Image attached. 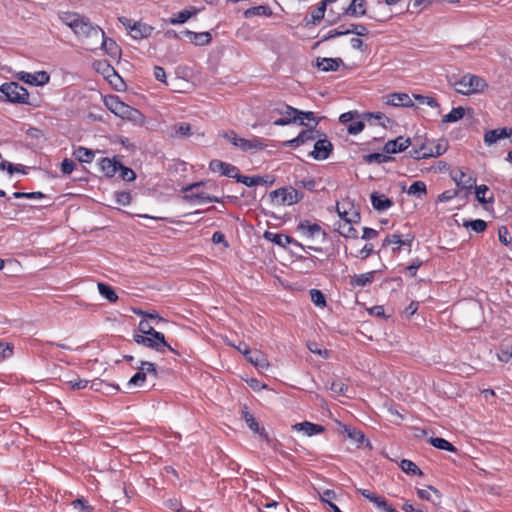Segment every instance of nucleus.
I'll use <instances>...</instances> for the list:
<instances>
[{"instance_id":"412c9836","label":"nucleus","mask_w":512,"mask_h":512,"mask_svg":"<svg viewBox=\"0 0 512 512\" xmlns=\"http://www.w3.org/2000/svg\"><path fill=\"white\" fill-rule=\"evenodd\" d=\"M386 104L394 107H413L414 103L407 93H392L386 97Z\"/></svg>"},{"instance_id":"6ab92c4d","label":"nucleus","mask_w":512,"mask_h":512,"mask_svg":"<svg viewBox=\"0 0 512 512\" xmlns=\"http://www.w3.org/2000/svg\"><path fill=\"white\" fill-rule=\"evenodd\" d=\"M134 341L139 345H144L146 347L152 348L157 352L163 353L165 348L170 351L178 354L174 348H172L166 341L163 344L160 340L154 339L153 336H144V335H134Z\"/></svg>"},{"instance_id":"4be33fe9","label":"nucleus","mask_w":512,"mask_h":512,"mask_svg":"<svg viewBox=\"0 0 512 512\" xmlns=\"http://www.w3.org/2000/svg\"><path fill=\"white\" fill-rule=\"evenodd\" d=\"M292 429L298 432H303L306 436H313L322 433L325 429L322 425L315 424L309 421L296 423L292 426Z\"/></svg>"},{"instance_id":"4d7b16f0","label":"nucleus","mask_w":512,"mask_h":512,"mask_svg":"<svg viewBox=\"0 0 512 512\" xmlns=\"http://www.w3.org/2000/svg\"><path fill=\"white\" fill-rule=\"evenodd\" d=\"M72 506L74 507V509L78 510L79 512H92L93 511V507L83 497L77 498L74 501H72Z\"/></svg>"},{"instance_id":"603ef678","label":"nucleus","mask_w":512,"mask_h":512,"mask_svg":"<svg viewBox=\"0 0 512 512\" xmlns=\"http://www.w3.org/2000/svg\"><path fill=\"white\" fill-rule=\"evenodd\" d=\"M364 127V118H355V120L347 125V131L350 135H357L363 131Z\"/></svg>"},{"instance_id":"4468645a","label":"nucleus","mask_w":512,"mask_h":512,"mask_svg":"<svg viewBox=\"0 0 512 512\" xmlns=\"http://www.w3.org/2000/svg\"><path fill=\"white\" fill-rule=\"evenodd\" d=\"M297 230L304 238L308 240H313L320 236L323 239L326 238V233L322 230V228L317 223H311L308 220L300 221L297 226Z\"/></svg>"},{"instance_id":"338daca9","label":"nucleus","mask_w":512,"mask_h":512,"mask_svg":"<svg viewBox=\"0 0 512 512\" xmlns=\"http://www.w3.org/2000/svg\"><path fill=\"white\" fill-rule=\"evenodd\" d=\"M191 12L188 11V10H182L180 11L179 13L175 14L170 22L172 24H182V23H185L190 17H191Z\"/></svg>"},{"instance_id":"20e7f679","label":"nucleus","mask_w":512,"mask_h":512,"mask_svg":"<svg viewBox=\"0 0 512 512\" xmlns=\"http://www.w3.org/2000/svg\"><path fill=\"white\" fill-rule=\"evenodd\" d=\"M297 113V108L280 102L270 109L269 120H272L275 126H287L297 122Z\"/></svg>"},{"instance_id":"774afa93","label":"nucleus","mask_w":512,"mask_h":512,"mask_svg":"<svg viewBox=\"0 0 512 512\" xmlns=\"http://www.w3.org/2000/svg\"><path fill=\"white\" fill-rule=\"evenodd\" d=\"M459 193H460L459 189L446 190L438 195V201L442 202V203L448 202V201L452 200L453 198L457 197L459 195Z\"/></svg>"},{"instance_id":"ea45409f","label":"nucleus","mask_w":512,"mask_h":512,"mask_svg":"<svg viewBox=\"0 0 512 512\" xmlns=\"http://www.w3.org/2000/svg\"><path fill=\"white\" fill-rule=\"evenodd\" d=\"M475 187V197L481 204H489L494 202V196L491 195L489 197H486V193L488 191V187L484 184L481 185H474Z\"/></svg>"},{"instance_id":"e433bc0d","label":"nucleus","mask_w":512,"mask_h":512,"mask_svg":"<svg viewBox=\"0 0 512 512\" xmlns=\"http://www.w3.org/2000/svg\"><path fill=\"white\" fill-rule=\"evenodd\" d=\"M97 286L100 295L110 303H115L118 300L115 290L110 285L100 282Z\"/></svg>"},{"instance_id":"e2e57ef3","label":"nucleus","mask_w":512,"mask_h":512,"mask_svg":"<svg viewBox=\"0 0 512 512\" xmlns=\"http://www.w3.org/2000/svg\"><path fill=\"white\" fill-rule=\"evenodd\" d=\"M0 169L1 170H6L9 174H14V173H19V172H23L24 171V166L23 165H14L8 161H5L3 160L1 163H0Z\"/></svg>"},{"instance_id":"8fccbe9b","label":"nucleus","mask_w":512,"mask_h":512,"mask_svg":"<svg viewBox=\"0 0 512 512\" xmlns=\"http://www.w3.org/2000/svg\"><path fill=\"white\" fill-rule=\"evenodd\" d=\"M497 358L503 363H512V344L502 345L497 353Z\"/></svg>"},{"instance_id":"c03bdc74","label":"nucleus","mask_w":512,"mask_h":512,"mask_svg":"<svg viewBox=\"0 0 512 512\" xmlns=\"http://www.w3.org/2000/svg\"><path fill=\"white\" fill-rule=\"evenodd\" d=\"M326 11L325 2H320L318 7L314 9L311 13V20L307 21L306 25H317L324 18Z\"/></svg>"},{"instance_id":"ddd939ff","label":"nucleus","mask_w":512,"mask_h":512,"mask_svg":"<svg viewBox=\"0 0 512 512\" xmlns=\"http://www.w3.org/2000/svg\"><path fill=\"white\" fill-rule=\"evenodd\" d=\"M360 214L358 212L353 213V218H344V221H339L335 224V230L345 238L356 239L358 237L357 230L353 227V222H358Z\"/></svg>"},{"instance_id":"3c124183","label":"nucleus","mask_w":512,"mask_h":512,"mask_svg":"<svg viewBox=\"0 0 512 512\" xmlns=\"http://www.w3.org/2000/svg\"><path fill=\"white\" fill-rule=\"evenodd\" d=\"M271 9L268 6L260 5L256 7H252L250 9H247L244 13L246 18L252 17L254 15H271Z\"/></svg>"},{"instance_id":"09e8293b","label":"nucleus","mask_w":512,"mask_h":512,"mask_svg":"<svg viewBox=\"0 0 512 512\" xmlns=\"http://www.w3.org/2000/svg\"><path fill=\"white\" fill-rule=\"evenodd\" d=\"M297 122L299 125H305V121H312L314 122V125L317 126L320 119L316 118L314 113L311 111H302L298 109L297 113Z\"/></svg>"},{"instance_id":"aec40b11","label":"nucleus","mask_w":512,"mask_h":512,"mask_svg":"<svg viewBox=\"0 0 512 512\" xmlns=\"http://www.w3.org/2000/svg\"><path fill=\"white\" fill-rule=\"evenodd\" d=\"M411 144L410 138L399 136L394 140H390L384 145V152L387 154H396L406 150Z\"/></svg>"},{"instance_id":"f704fd0d","label":"nucleus","mask_w":512,"mask_h":512,"mask_svg":"<svg viewBox=\"0 0 512 512\" xmlns=\"http://www.w3.org/2000/svg\"><path fill=\"white\" fill-rule=\"evenodd\" d=\"M192 134V127L188 123H175L172 127V137L187 138Z\"/></svg>"},{"instance_id":"5701e85b","label":"nucleus","mask_w":512,"mask_h":512,"mask_svg":"<svg viewBox=\"0 0 512 512\" xmlns=\"http://www.w3.org/2000/svg\"><path fill=\"white\" fill-rule=\"evenodd\" d=\"M370 200L373 208L380 212L388 210L393 205L390 198L384 194H379L376 191L371 193Z\"/></svg>"},{"instance_id":"052dcab7","label":"nucleus","mask_w":512,"mask_h":512,"mask_svg":"<svg viewBox=\"0 0 512 512\" xmlns=\"http://www.w3.org/2000/svg\"><path fill=\"white\" fill-rule=\"evenodd\" d=\"M425 144L421 145L419 148H413L409 151V156L413 159H427L431 157V153L424 152Z\"/></svg>"},{"instance_id":"c756f323","label":"nucleus","mask_w":512,"mask_h":512,"mask_svg":"<svg viewBox=\"0 0 512 512\" xmlns=\"http://www.w3.org/2000/svg\"><path fill=\"white\" fill-rule=\"evenodd\" d=\"M374 271L362 273V274H354L350 278V284L353 287H365L371 284L374 280Z\"/></svg>"},{"instance_id":"7c9ffc66","label":"nucleus","mask_w":512,"mask_h":512,"mask_svg":"<svg viewBox=\"0 0 512 512\" xmlns=\"http://www.w3.org/2000/svg\"><path fill=\"white\" fill-rule=\"evenodd\" d=\"M365 0H352L350 5L344 10V14L352 17H362L365 15Z\"/></svg>"},{"instance_id":"5fc2aeb1","label":"nucleus","mask_w":512,"mask_h":512,"mask_svg":"<svg viewBox=\"0 0 512 512\" xmlns=\"http://www.w3.org/2000/svg\"><path fill=\"white\" fill-rule=\"evenodd\" d=\"M310 297L313 304L317 307H325L326 306V299L324 294L318 290V289H311L310 290Z\"/></svg>"},{"instance_id":"13d9d810","label":"nucleus","mask_w":512,"mask_h":512,"mask_svg":"<svg viewBox=\"0 0 512 512\" xmlns=\"http://www.w3.org/2000/svg\"><path fill=\"white\" fill-rule=\"evenodd\" d=\"M413 96H414L415 100L421 105H427L431 108L439 107L437 100L433 97L420 95V94H414Z\"/></svg>"},{"instance_id":"58836bf2","label":"nucleus","mask_w":512,"mask_h":512,"mask_svg":"<svg viewBox=\"0 0 512 512\" xmlns=\"http://www.w3.org/2000/svg\"><path fill=\"white\" fill-rule=\"evenodd\" d=\"M96 65L97 71L100 72L104 76V78L109 80L110 82H112L111 77L118 76L114 67L111 66L108 62L99 61Z\"/></svg>"},{"instance_id":"4c0bfd02","label":"nucleus","mask_w":512,"mask_h":512,"mask_svg":"<svg viewBox=\"0 0 512 512\" xmlns=\"http://www.w3.org/2000/svg\"><path fill=\"white\" fill-rule=\"evenodd\" d=\"M298 136L304 145L309 142H313V141L316 142V140L322 136V133H320V131L316 130L315 128L310 127L308 129L301 131L298 134Z\"/></svg>"},{"instance_id":"49530a36","label":"nucleus","mask_w":512,"mask_h":512,"mask_svg":"<svg viewBox=\"0 0 512 512\" xmlns=\"http://www.w3.org/2000/svg\"><path fill=\"white\" fill-rule=\"evenodd\" d=\"M362 117L365 120H367L370 124H373V123L377 122L378 124H380L383 127H386L385 122H390V120L381 112L365 113V114H362Z\"/></svg>"},{"instance_id":"7ed1b4c3","label":"nucleus","mask_w":512,"mask_h":512,"mask_svg":"<svg viewBox=\"0 0 512 512\" xmlns=\"http://www.w3.org/2000/svg\"><path fill=\"white\" fill-rule=\"evenodd\" d=\"M0 93L4 101L14 104L33 105L29 100V93L26 88L17 82H6L0 86Z\"/></svg>"},{"instance_id":"393cba45","label":"nucleus","mask_w":512,"mask_h":512,"mask_svg":"<svg viewBox=\"0 0 512 512\" xmlns=\"http://www.w3.org/2000/svg\"><path fill=\"white\" fill-rule=\"evenodd\" d=\"M242 418L254 433L259 434L260 436L265 438L267 437L265 428L260 427L259 423L256 421L254 416L249 412L247 406H244L242 409Z\"/></svg>"},{"instance_id":"72a5a7b5","label":"nucleus","mask_w":512,"mask_h":512,"mask_svg":"<svg viewBox=\"0 0 512 512\" xmlns=\"http://www.w3.org/2000/svg\"><path fill=\"white\" fill-rule=\"evenodd\" d=\"M73 155L82 163H91L94 160L95 152L91 149L79 146L74 150Z\"/></svg>"},{"instance_id":"c85d7f7f","label":"nucleus","mask_w":512,"mask_h":512,"mask_svg":"<svg viewBox=\"0 0 512 512\" xmlns=\"http://www.w3.org/2000/svg\"><path fill=\"white\" fill-rule=\"evenodd\" d=\"M342 60L339 58H317L316 66L324 72L337 71Z\"/></svg>"},{"instance_id":"bb28decb","label":"nucleus","mask_w":512,"mask_h":512,"mask_svg":"<svg viewBox=\"0 0 512 512\" xmlns=\"http://www.w3.org/2000/svg\"><path fill=\"white\" fill-rule=\"evenodd\" d=\"M100 169L101 171L107 176V177H113L117 171L119 170V167H121V163L110 158H102L100 163Z\"/></svg>"},{"instance_id":"de8ad7c7","label":"nucleus","mask_w":512,"mask_h":512,"mask_svg":"<svg viewBox=\"0 0 512 512\" xmlns=\"http://www.w3.org/2000/svg\"><path fill=\"white\" fill-rule=\"evenodd\" d=\"M463 226L466 228H470L472 231L476 233H482L487 228V222L482 219L466 220L463 222Z\"/></svg>"},{"instance_id":"a19ab883","label":"nucleus","mask_w":512,"mask_h":512,"mask_svg":"<svg viewBox=\"0 0 512 512\" xmlns=\"http://www.w3.org/2000/svg\"><path fill=\"white\" fill-rule=\"evenodd\" d=\"M465 115V109L462 106L453 108L448 114L442 117L443 123H454L461 120Z\"/></svg>"},{"instance_id":"2eb2a0df","label":"nucleus","mask_w":512,"mask_h":512,"mask_svg":"<svg viewBox=\"0 0 512 512\" xmlns=\"http://www.w3.org/2000/svg\"><path fill=\"white\" fill-rule=\"evenodd\" d=\"M451 178L460 191H466V195L470 193L471 189L476 184V177L473 175H467L462 169L452 171Z\"/></svg>"},{"instance_id":"f03ea898","label":"nucleus","mask_w":512,"mask_h":512,"mask_svg":"<svg viewBox=\"0 0 512 512\" xmlns=\"http://www.w3.org/2000/svg\"><path fill=\"white\" fill-rule=\"evenodd\" d=\"M486 81L474 74H465L459 80L455 81L453 87L455 91L462 95L476 94L487 88Z\"/></svg>"},{"instance_id":"9d476101","label":"nucleus","mask_w":512,"mask_h":512,"mask_svg":"<svg viewBox=\"0 0 512 512\" xmlns=\"http://www.w3.org/2000/svg\"><path fill=\"white\" fill-rule=\"evenodd\" d=\"M203 184V182H197L193 183L190 186H188L185 190L191 191L189 195H186V198L189 201H196L199 204H206V203H220V198L216 196H210L202 191H199V187Z\"/></svg>"},{"instance_id":"a18cd8bd","label":"nucleus","mask_w":512,"mask_h":512,"mask_svg":"<svg viewBox=\"0 0 512 512\" xmlns=\"http://www.w3.org/2000/svg\"><path fill=\"white\" fill-rule=\"evenodd\" d=\"M407 192L417 198H422L427 194L426 184L423 181H415L410 185Z\"/></svg>"},{"instance_id":"423d86ee","label":"nucleus","mask_w":512,"mask_h":512,"mask_svg":"<svg viewBox=\"0 0 512 512\" xmlns=\"http://www.w3.org/2000/svg\"><path fill=\"white\" fill-rule=\"evenodd\" d=\"M148 374L152 375L154 378H157L158 373L156 364L148 361H141L140 366L137 367V372L130 378L127 386L142 387Z\"/></svg>"},{"instance_id":"2f4dec72","label":"nucleus","mask_w":512,"mask_h":512,"mask_svg":"<svg viewBox=\"0 0 512 512\" xmlns=\"http://www.w3.org/2000/svg\"><path fill=\"white\" fill-rule=\"evenodd\" d=\"M184 33L194 44L199 46L207 45L212 40L209 32H193L186 30Z\"/></svg>"},{"instance_id":"cd10ccee","label":"nucleus","mask_w":512,"mask_h":512,"mask_svg":"<svg viewBox=\"0 0 512 512\" xmlns=\"http://www.w3.org/2000/svg\"><path fill=\"white\" fill-rule=\"evenodd\" d=\"M153 27L148 24L135 22L131 27V36L134 39H143L151 35Z\"/></svg>"},{"instance_id":"1a4fd4ad","label":"nucleus","mask_w":512,"mask_h":512,"mask_svg":"<svg viewBox=\"0 0 512 512\" xmlns=\"http://www.w3.org/2000/svg\"><path fill=\"white\" fill-rule=\"evenodd\" d=\"M264 238L266 240L271 241L272 243H274V244H276L278 246H281V247H285L287 244H292V245H294L296 247L301 248L304 252H307L308 249L309 250H314V251H322L321 247H313V246L305 247L304 245H302L300 242H298L297 240H295L291 236L284 235V234H281V233H272V232L266 231L264 233Z\"/></svg>"},{"instance_id":"0eeeda50","label":"nucleus","mask_w":512,"mask_h":512,"mask_svg":"<svg viewBox=\"0 0 512 512\" xmlns=\"http://www.w3.org/2000/svg\"><path fill=\"white\" fill-rule=\"evenodd\" d=\"M274 202L278 205H293L302 199V194L293 187H284L270 193Z\"/></svg>"},{"instance_id":"a211bd4d","label":"nucleus","mask_w":512,"mask_h":512,"mask_svg":"<svg viewBox=\"0 0 512 512\" xmlns=\"http://www.w3.org/2000/svg\"><path fill=\"white\" fill-rule=\"evenodd\" d=\"M509 138L512 143V128L503 127L488 130L484 133V143L486 146L490 147L493 144L497 143L501 139Z\"/></svg>"},{"instance_id":"79ce46f5","label":"nucleus","mask_w":512,"mask_h":512,"mask_svg":"<svg viewBox=\"0 0 512 512\" xmlns=\"http://www.w3.org/2000/svg\"><path fill=\"white\" fill-rule=\"evenodd\" d=\"M399 466L401 470L408 475H423L421 469L411 460L402 459Z\"/></svg>"},{"instance_id":"bf43d9fd","label":"nucleus","mask_w":512,"mask_h":512,"mask_svg":"<svg viewBox=\"0 0 512 512\" xmlns=\"http://www.w3.org/2000/svg\"><path fill=\"white\" fill-rule=\"evenodd\" d=\"M327 387L337 395H345L348 391V386L340 380L332 381Z\"/></svg>"},{"instance_id":"37998d69","label":"nucleus","mask_w":512,"mask_h":512,"mask_svg":"<svg viewBox=\"0 0 512 512\" xmlns=\"http://www.w3.org/2000/svg\"><path fill=\"white\" fill-rule=\"evenodd\" d=\"M430 443L433 447L440 449V450H445V451H449V452L457 451L456 447L444 438L432 437L430 439Z\"/></svg>"},{"instance_id":"6e6552de","label":"nucleus","mask_w":512,"mask_h":512,"mask_svg":"<svg viewBox=\"0 0 512 512\" xmlns=\"http://www.w3.org/2000/svg\"><path fill=\"white\" fill-rule=\"evenodd\" d=\"M225 136L235 147H238L242 151L262 150L265 148V144L261 138L256 136L252 137L251 139H245L238 137L233 131H231L229 134H226Z\"/></svg>"},{"instance_id":"0e129e2a","label":"nucleus","mask_w":512,"mask_h":512,"mask_svg":"<svg viewBox=\"0 0 512 512\" xmlns=\"http://www.w3.org/2000/svg\"><path fill=\"white\" fill-rule=\"evenodd\" d=\"M228 345L234 347L239 353H241L245 357L246 360L253 352V350L249 348L248 344H246L243 341H240L237 345L232 342H228Z\"/></svg>"},{"instance_id":"f257e3e1","label":"nucleus","mask_w":512,"mask_h":512,"mask_svg":"<svg viewBox=\"0 0 512 512\" xmlns=\"http://www.w3.org/2000/svg\"><path fill=\"white\" fill-rule=\"evenodd\" d=\"M61 20L81 40L98 39L103 31L98 25H94L88 17L76 12L63 13Z\"/></svg>"},{"instance_id":"6e6d98bb","label":"nucleus","mask_w":512,"mask_h":512,"mask_svg":"<svg viewBox=\"0 0 512 512\" xmlns=\"http://www.w3.org/2000/svg\"><path fill=\"white\" fill-rule=\"evenodd\" d=\"M396 245L397 247H393V251L400 250V235L399 234H389L385 237L382 243V247L386 248L388 246Z\"/></svg>"},{"instance_id":"dca6fc26","label":"nucleus","mask_w":512,"mask_h":512,"mask_svg":"<svg viewBox=\"0 0 512 512\" xmlns=\"http://www.w3.org/2000/svg\"><path fill=\"white\" fill-rule=\"evenodd\" d=\"M17 78L26 84L34 86H44L50 81V75L46 71H38L35 73L21 71L17 74Z\"/></svg>"},{"instance_id":"b1692460","label":"nucleus","mask_w":512,"mask_h":512,"mask_svg":"<svg viewBox=\"0 0 512 512\" xmlns=\"http://www.w3.org/2000/svg\"><path fill=\"white\" fill-rule=\"evenodd\" d=\"M100 36L102 38L101 48L112 58L120 57L121 49L118 44L113 39L107 38L104 31Z\"/></svg>"},{"instance_id":"f8f14e48","label":"nucleus","mask_w":512,"mask_h":512,"mask_svg":"<svg viewBox=\"0 0 512 512\" xmlns=\"http://www.w3.org/2000/svg\"><path fill=\"white\" fill-rule=\"evenodd\" d=\"M209 169L213 173H219L220 175H223V176H226L229 178H234L236 180H237V177H239V175H240L239 169L235 165L227 163V162H223L218 159H213L210 161Z\"/></svg>"},{"instance_id":"69168bd1","label":"nucleus","mask_w":512,"mask_h":512,"mask_svg":"<svg viewBox=\"0 0 512 512\" xmlns=\"http://www.w3.org/2000/svg\"><path fill=\"white\" fill-rule=\"evenodd\" d=\"M355 118H363L357 111H348L340 115L339 121L344 124H350Z\"/></svg>"},{"instance_id":"9b49d317","label":"nucleus","mask_w":512,"mask_h":512,"mask_svg":"<svg viewBox=\"0 0 512 512\" xmlns=\"http://www.w3.org/2000/svg\"><path fill=\"white\" fill-rule=\"evenodd\" d=\"M357 492L374 504L379 512H398L388 501L368 489L358 488Z\"/></svg>"},{"instance_id":"c9c22d12","label":"nucleus","mask_w":512,"mask_h":512,"mask_svg":"<svg viewBox=\"0 0 512 512\" xmlns=\"http://www.w3.org/2000/svg\"><path fill=\"white\" fill-rule=\"evenodd\" d=\"M237 182H240L248 187H253V186H257V185H266L268 184V180L262 176H244V175H239V177H237Z\"/></svg>"},{"instance_id":"680f3d73","label":"nucleus","mask_w":512,"mask_h":512,"mask_svg":"<svg viewBox=\"0 0 512 512\" xmlns=\"http://www.w3.org/2000/svg\"><path fill=\"white\" fill-rule=\"evenodd\" d=\"M498 237H499V241L503 245H505V246H510L511 245L512 237H511L510 232L508 231V228L506 226H501L498 229Z\"/></svg>"},{"instance_id":"864d4df0","label":"nucleus","mask_w":512,"mask_h":512,"mask_svg":"<svg viewBox=\"0 0 512 512\" xmlns=\"http://www.w3.org/2000/svg\"><path fill=\"white\" fill-rule=\"evenodd\" d=\"M363 158H364V161L368 164H371V163L382 164V163L387 162L390 159V157H388L387 155H385L383 153H370V154L364 155Z\"/></svg>"},{"instance_id":"a878e982","label":"nucleus","mask_w":512,"mask_h":512,"mask_svg":"<svg viewBox=\"0 0 512 512\" xmlns=\"http://www.w3.org/2000/svg\"><path fill=\"white\" fill-rule=\"evenodd\" d=\"M247 361L260 370H266L270 366L267 356L260 350H253Z\"/></svg>"},{"instance_id":"39448f33","label":"nucleus","mask_w":512,"mask_h":512,"mask_svg":"<svg viewBox=\"0 0 512 512\" xmlns=\"http://www.w3.org/2000/svg\"><path fill=\"white\" fill-rule=\"evenodd\" d=\"M104 103L108 110L122 119L135 121L142 116L139 110L122 102L119 96L110 95L104 99Z\"/></svg>"},{"instance_id":"473e14b6","label":"nucleus","mask_w":512,"mask_h":512,"mask_svg":"<svg viewBox=\"0 0 512 512\" xmlns=\"http://www.w3.org/2000/svg\"><path fill=\"white\" fill-rule=\"evenodd\" d=\"M343 431L346 433L348 438L356 442L359 446L363 445L364 443H367L369 445V440L365 437L364 433L360 430H357L355 428H352L348 425L343 426Z\"/></svg>"},{"instance_id":"f3484780","label":"nucleus","mask_w":512,"mask_h":512,"mask_svg":"<svg viewBox=\"0 0 512 512\" xmlns=\"http://www.w3.org/2000/svg\"><path fill=\"white\" fill-rule=\"evenodd\" d=\"M332 149V143L327 139V137H319L314 143L310 156L315 160H326L330 156Z\"/></svg>"}]
</instances>
